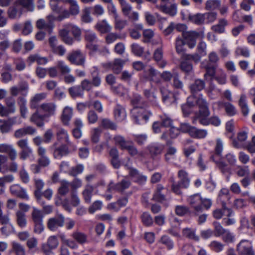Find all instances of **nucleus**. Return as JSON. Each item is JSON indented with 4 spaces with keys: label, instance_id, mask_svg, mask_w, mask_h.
Listing matches in <instances>:
<instances>
[{
    "label": "nucleus",
    "instance_id": "50",
    "mask_svg": "<svg viewBox=\"0 0 255 255\" xmlns=\"http://www.w3.org/2000/svg\"><path fill=\"white\" fill-rule=\"evenodd\" d=\"M72 236L74 240L80 244H83L87 242V236L83 233L75 232L72 234Z\"/></svg>",
    "mask_w": 255,
    "mask_h": 255
},
{
    "label": "nucleus",
    "instance_id": "49",
    "mask_svg": "<svg viewBox=\"0 0 255 255\" xmlns=\"http://www.w3.org/2000/svg\"><path fill=\"white\" fill-rule=\"evenodd\" d=\"M70 96L73 98L82 97L83 95V92L80 86H73L68 89Z\"/></svg>",
    "mask_w": 255,
    "mask_h": 255
},
{
    "label": "nucleus",
    "instance_id": "64",
    "mask_svg": "<svg viewBox=\"0 0 255 255\" xmlns=\"http://www.w3.org/2000/svg\"><path fill=\"white\" fill-rule=\"evenodd\" d=\"M132 52L135 55L140 56L144 52V48L137 43H133L131 45Z\"/></svg>",
    "mask_w": 255,
    "mask_h": 255
},
{
    "label": "nucleus",
    "instance_id": "1",
    "mask_svg": "<svg viewBox=\"0 0 255 255\" xmlns=\"http://www.w3.org/2000/svg\"><path fill=\"white\" fill-rule=\"evenodd\" d=\"M130 103L133 106L131 110V114L134 123L140 124L141 120L146 122L152 115V113L146 109L147 103L141 96L137 94L133 96Z\"/></svg>",
    "mask_w": 255,
    "mask_h": 255
},
{
    "label": "nucleus",
    "instance_id": "25",
    "mask_svg": "<svg viewBox=\"0 0 255 255\" xmlns=\"http://www.w3.org/2000/svg\"><path fill=\"white\" fill-rule=\"evenodd\" d=\"M45 116L40 115L38 111L34 113L30 118V121L35 124L38 127H42L44 125V120Z\"/></svg>",
    "mask_w": 255,
    "mask_h": 255
},
{
    "label": "nucleus",
    "instance_id": "8",
    "mask_svg": "<svg viewBox=\"0 0 255 255\" xmlns=\"http://www.w3.org/2000/svg\"><path fill=\"white\" fill-rule=\"evenodd\" d=\"M199 36L200 33L196 31H188L182 33L185 42L190 48H193L195 46L196 40Z\"/></svg>",
    "mask_w": 255,
    "mask_h": 255
},
{
    "label": "nucleus",
    "instance_id": "3",
    "mask_svg": "<svg viewBox=\"0 0 255 255\" xmlns=\"http://www.w3.org/2000/svg\"><path fill=\"white\" fill-rule=\"evenodd\" d=\"M236 250L239 255H255L252 243L248 240H242Z\"/></svg>",
    "mask_w": 255,
    "mask_h": 255
},
{
    "label": "nucleus",
    "instance_id": "13",
    "mask_svg": "<svg viewBox=\"0 0 255 255\" xmlns=\"http://www.w3.org/2000/svg\"><path fill=\"white\" fill-rule=\"evenodd\" d=\"M52 2L53 1H52L51 3V8L53 12L57 13V20L60 21L70 16L71 15L68 10L58 7L56 3H53Z\"/></svg>",
    "mask_w": 255,
    "mask_h": 255
},
{
    "label": "nucleus",
    "instance_id": "4",
    "mask_svg": "<svg viewBox=\"0 0 255 255\" xmlns=\"http://www.w3.org/2000/svg\"><path fill=\"white\" fill-rule=\"evenodd\" d=\"M130 184V182L127 179H123L117 184H115L113 181H111L107 186V192L122 193L126 189L128 188Z\"/></svg>",
    "mask_w": 255,
    "mask_h": 255
},
{
    "label": "nucleus",
    "instance_id": "52",
    "mask_svg": "<svg viewBox=\"0 0 255 255\" xmlns=\"http://www.w3.org/2000/svg\"><path fill=\"white\" fill-rule=\"evenodd\" d=\"M163 149L162 145H152L148 147V150L152 157L157 156L161 153Z\"/></svg>",
    "mask_w": 255,
    "mask_h": 255
},
{
    "label": "nucleus",
    "instance_id": "29",
    "mask_svg": "<svg viewBox=\"0 0 255 255\" xmlns=\"http://www.w3.org/2000/svg\"><path fill=\"white\" fill-rule=\"evenodd\" d=\"M183 236L189 239L195 241H199V237L196 234V230L194 229L186 228L182 230Z\"/></svg>",
    "mask_w": 255,
    "mask_h": 255
},
{
    "label": "nucleus",
    "instance_id": "57",
    "mask_svg": "<svg viewBox=\"0 0 255 255\" xmlns=\"http://www.w3.org/2000/svg\"><path fill=\"white\" fill-rule=\"evenodd\" d=\"M226 74L222 69L218 71L217 75H215L213 79H215L219 84L223 85L226 83Z\"/></svg>",
    "mask_w": 255,
    "mask_h": 255
},
{
    "label": "nucleus",
    "instance_id": "61",
    "mask_svg": "<svg viewBox=\"0 0 255 255\" xmlns=\"http://www.w3.org/2000/svg\"><path fill=\"white\" fill-rule=\"evenodd\" d=\"M84 37L87 43L95 42L97 40L96 33L91 30L85 31Z\"/></svg>",
    "mask_w": 255,
    "mask_h": 255
},
{
    "label": "nucleus",
    "instance_id": "27",
    "mask_svg": "<svg viewBox=\"0 0 255 255\" xmlns=\"http://www.w3.org/2000/svg\"><path fill=\"white\" fill-rule=\"evenodd\" d=\"M15 219L17 225L21 228H25L27 225L25 214L19 210L15 213Z\"/></svg>",
    "mask_w": 255,
    "mask_h": 255
},
{
    "label": "nucleus",
    "instance_id": "44",
    "mask_svg": "<svg viewBox=\"0 0 255 255\" xmlns=\"http://www.w3.org/2000/svg\"><path fill=\"white\" fill-rule=\"evenodd\" d=\"M70 182L65 180H62L58 190V193L62 196L66 195L70 191Z\"/></svg>",
    "mask_w": 255,
    "mask_h": 255
},
{
    "label": "nucleus",
    "instance_id": "9",
    "mask_svg": "<svg viewBox=\"0 0 255 255\" xmlns=\"http://www.w3.org/2000/svg\"><path fill=\"white\" fill-rule=\"evenodd\" d=\"M29 89V85L25 81H20L17 86H12L10 88V93L13 96H16L19 94L26 96Z\"/></svg>",
    "mask_w": 255,
    "mask_h": 255
},
{
    "label": "nucleus",
    "instance_id": "16",
    "mask_svg": "<svg viewBox=\"0 0 255 255\" xmlns=\"http://www.w3.org/2000/svg\"><path fill=\"white\" fill-rule=\"evenodd\" d=\"M73 115V108L69 106L65 107L62 111L61 120L64 125L68 126Z\"/></svg>",
    "mask_w": 255,
    "mask_h": 255
},
{
    "label": "nucleus",
    "instance_id": "48",
    "mask_svg": "<svg viewBox=\"0 0 255 255\" xmlns=\"http://www.w3.org/2000/svg\"><path fill=\"white\" fill-rule=\"evenodd\" d=\"M116 144L119 145L122 149H127L128 146L131 143L129 141L126 140L124 137L121 135H117L114 137Z\"/></svg>",
    "mask_w": 255,
    "mask_h": 255
},
{
    "label": "nucleus",
    "instance_id": "51",
    "mask_svg": "<svg viewBox=\"0 0 255 255\" xmlns=\"http://www.w3.org/2000/svg\"><path fill=\"white\" fill-rule=\"evenodd\" d=\"M125 61L121 59H116L113 62L112 70L116 74H119L122 70Z\"/></svg>",
    "mask_w": 255,
    "mask_h": 255
},
{
    "label": "nucleus",
    "instance_id": "54",
    "mask_svg": "<svg viewBox=\"0 0 255 255\" xmlns=\"http://www.w3.org/2000/svg\"><path fill=\"white\" fill-rule=\"evenodd\" d=\"M159 242L165 245L168 250L172 249L174 247V243L172 240L166 235L162 236Z\"/></svg>",
    "mask_w": 255,
    "mask_h": 255
},
{
    "label": "nucleus",
    "instance_id": "47",
    "mask_svg": "<svg viewBox=\"0 0 255 255\" xmlns=\"http://www.w3.org/2000/svg\"><path fill=\"white\" fill-rule=\"evenodd\" d=\"M128 25V21L122 19L120 16L114 19V27L116 30L121 31Z\"/></svg>",
    "mask_w": 255,
    "mask_h": 255
},
{
    "label": "nucleus",
    "instance_id": "5",
    "mask_svg": "<svg viewBox=\"0 0 255 255\" xmlns=\"http://www.w3.org/2000/svg\"><path fill=\"white\" fill-rule=\"evenodd\" d=\"M67 59L73 64L84 66L85 55L79 50L72 51L67 57Z\"/></svg>",
    "mask_w": 255,
    "mask_h": 255
},
{
    "label": "nucleus",
    "instance_id": "53",
    "mask_svg": "<svg viewBox=\"0 0 255 255\" xmlns=\"http://www.w3.org/2000/svg\"><path fill=\"white\" fill-rule=\"evenodd\" d=\"M33 30V26L30 20L25 21L21 28V33L24 35H28L31 33Z\"/></svg>",
    "mask_w": 255,
    "mask_h": 255
},
{
    "label": "nucleus",
    "instance_id": "33",
    "mask_svg": "<svg viewBox=\"0 0 255 255\" xmlns=\"http://www.w3.org/2000/svg\"><path fill=\"white\" fill-rule=\"evenodd\" d=\"M228 24V21L222 18L219 20L218 24L212 26V29L217 33H222L225 32V27Z\"/></svg>",
    "mask_w": 255,
    "mask_h": 255
},
{
    "label": "nucleus",
    "instance_id": "46",
    "mask_svg": "<svg viewBox=\"0 0 255 255\" xmlns=\"http://www.w3.org/2000/svg\"><path fill=\"white\" fill-rule=\"evenodd\" d=\"M42 212L35 208H33L31 212V219L33 223L43 222Z\"/></svg>",
    "mask_w": 255,
    "mask_h": 255
},
{
    "label": "nucleus",
    "instance_id": "31",
    "mask_svg": "<svg viewBox=\"0 0 255 255\" xmlns=\"http://www.w3.org/2000/svg\"><path fill=\"white\" fill-rule=\"evenodd\" d=\"M207 133L205 129H198L193 127L190 130L189 135L194 138H203L207 136Z\"/></svg>",
    "mask_w": 255,
    "mask_h": 255
},
{
    "label": "nucleus",
    "instance_id": "14",
    "mask_svg": "<svg viewBox=\"0 0 255 255\" xmlns=\"http://www.w3.org/2000/svg\"><path fill=\"white\" fill-rule=\"evenodd\" d=\"M22 12V8L15 2L13 6L8 8L7 13L10 19H18L21 17Z\"/></svg>",
    "mask_w": 255,
    "mask_h": 255
},
{
    "label": "nucleus",
    "instance_id": "23",
    "mask_svg": "<svg viewBox=\"0 0 255 255\" xmlns=\"http://www.w3.org/2000/svg\"><path fill=\"white\" fill-rule=\"evenodd\" d=\"M201 66L202 68L206 70V73L204 74V78L207 79L208 76L211 77L212 80L215 76L216 68L214 66H211L210 64L203 62L201 63Z\"/></svg>",
    "mask_w": 255,
    "mask_h": 255
},
{
    "label": "nucleus",
    "instance_id": "24",
    "mask_svg": "<svg viewBox=\"0 0 255 255\" xmlns=\"http://www.w3.org/2000/svg\"><path fill=\"white\" fill-rule=\"evenodd\" d=\"M95 28L101 33L109 32L112 30V26L108 23L106 19L98 22Z\"/></svg>",
    "mask_w": 255,
    "mask_h": 255
},
{
    "label": "nucleus",
    "instance_id": "30",
    "mask_svg": "<svg viewBox=\"0 0 255 255\" xmlns=\"http://www.w3.org/2000/svg\"><path fill=\"white\" fill-rule=\"evenodd\" d=\"M17 104L19 108L21 116L23 118H25L28 113L26 99L22 97H18L17 99Z\"/></svg>",
    "mask_w": 255,
    "mask_h": 255
},
{
    "label": "nucleus",
    "instance_id": "55",
    "mask_svg": "<svg viewBox=\"0 0 255 255\" xmlns=\"http://www.w3.org/2000/svg\"><path fill=\"white\" fill-rule=\"evenodd\" d=\"M56 66L62 75L69 74L71 71L70 68L62 61H58L56 64Z\"/></svg>",
    "mask_w": 255,
    "mask_h": 255
},
{
    "label": "nucleus",
    "instance_id": "21",
    "mask_svg": "<svg viewBox=\"0 0 255 255\" xmlns=\"http://www.w3.org/2000/svg\"><path fill=\"white\" fill-rule=\"evenodd\" d=\"M238 105L243 115L244 116H247L250 110L247 102V96L245 94L241 95L238 101Z\"/></svg>",
    "mask_w": 255,
    "mask_h": 255
},
{
    "label": "nucleus",
    "instance_id": "26",
    "mask_svg": "<svg viewBox=\"0 0 255 255\" xmlns=\"http://www.w3.org/2000/svg\"><path fill=\"white\" fill-rule=\"evenodd\" d=\"M36 26L37 28L42 29H44L49 34L51 33L53 28L54 26V24L51 22H46L43 19H38L36 23Z\"/></svg>",
    "mask_w": 255,
    "mask_h": 255
},
{
    "label": "nucleus",
    "instance_id": "58",
    "mask_svg": "<svg viewBox=\"0 0 255 255\" xmlns=\"http://www.w3.org/2000/svg\"><path fill=\"white\" fill-rule=\"evenodd\" d=\"M12 247L16 255H25L24 248L19 243L16 242H12Z\"/></svg>",
    "mask_w": 255,
    "mask_h": 255
},
{
    "label": "nucleus",
    "instance_id": "38",
    "mask_svg": "<svg viewBox=\"0 0 255 255\" xmlns=\"http://www.w3.org/2000/svg\"><path fill=\"white\" fill-rule=\"evenodd\" d=\"M205 86L204 81L200 79H197L190 86V90L192 93H196L203 90Z\"/></svg>",
    "mask_w": 255,
    "mask_h": 255
},
{
    "label": "nucleus",
    "instance_id": "39",
    "mask_svg": "<svg viewBox=\"0 0 255 255\" xmlns=\"http://www.w3.org/2000/svg\"><path fill=\"white\" fill-rule=\"evenodd\" d=\"M129 175L135 181L138 182L142 183L146 180V177L140 174L135 169L130 168Z\"/></svg>",
    "mask_w": 255,
    "mask_h": 255
},
{
    "label": "nucleus",
    "instance_id": "19",
    "mask_svg": "<svg viewBox=\"0 0 255 255\" xmlns=\"http://www.w3.org/2000/svg\"><path fill=\"white\" fill-rule=\"evenodd\" d=\"M223 209H216L213 212V216L217 219H221L224 215L230 217L233 211L231 209L226 208L225 202H222Z\"/></svg>",
    "mask_w": 255,
    "mask_h": 255
},
{
    "label": "nucleus",
    "instance_id": "11",
    "mask_svg": "<svg viewBox=\"0 0 255 255\" xmlns=\"http://www.w3.org/2000/svg\"><path fill=\"white\" fill-rule=\"evenodd\" d=\"M49 44L51 50L55 54L63 56L66 52V49L62 45H58V39L55 36L48 39Z\"/></svg>",
    "mask_w": 255,
    "mask_h": 255
},
{
    "label": "nucleus",
    "instance_id": "40",
    "mask_svg": "<svg viewBox=\"0 0 255 255\" xmlns=\"http://www.w3.org/2000/svg\"><path fill=\"white\" fill-rule=\"evenodd\" d=\"M94 70L91 72L92 77V85L95 87H98L101 83V78L99 76V72L97 67H94Z\"/></svg>",
    "mask_w": 255,
    "mask_h": 255
},
{
    "label": "nucleus",
    "instance_id": "35",
    "mask_svg": "<svg viewBox=\"0 0 255 255\" xmlns=\"http://www.w3.org/2000/svg\"><path fill=\"white\" fill-rule=\"evenodd\" d=\"M189 20L192 23L197 25H201L205 22L204 13H196L195 14H189Z\"/></svg>",
    "mask_w": 255,
    "mask_h": 255
},
{
    "label": "nucleus",
    "instance_id": "37",
    "mask_svg": "<svg viewBox=\"0 0 255 255\" xmlns=\"http://www.w3.org/2000/svg\"><path fill=\"white\" fill-rule=\"evenodd\" d=\"M116 119L118 121H122L126 117V113L125 109L120 105H117L114 111Z\"/></svg>",
    "mask_w": 255,
    "mask_h": 255
},
{
    "label": "nucleus",
    "instance_id": "18",
    "mask_svg": "<svg viewBox=\"0 0 255 255\" xmlns=\"http://www.w3.org/2000/svg\"><path fill=\"white\" fill-rule=\"evenodd\" d=\"M40 108L44 113L43 115L45 116V118H46L55 114L56 105L52 103H43L40 105Z\"/></svg>",
    "mask_w": 255,
    "mask_h": 255
},
{
    "label": "nucleus",
    "instance_id": "32",
    "mask_svg": "<svg viewBox=\"0 0 255 255\" xmlns=\"http://www.w3.org/2000/svg\"><path fill=\"white\" fill-rule=\"evenodd\" d=\"M247 139V132L241 131L238 133L237 140L234 139L233 141V144L236 148H240L242 146L243 142Z\"/></svg>",
    "mask_w": 255,
    "mask_h": 255
},
{
    "label": "nucleus",
    "instance_id": "7",
    "mask_svg": "<svg viewBox=\"0 0 255 255\" xmlns=\"http://www.w3.org/2000/svg\"><path fill=\"white\" fill-rule=\"evenodd\" d=\"M69 145L66 143H62L59 146H57V143H54L51 146L53 150V156L55 158H60L63 156L68 154L70 151Z\"/></svg>",
    "mask_w": 255,
    "mask_h": 255
},
{
    "label": "nucleus",
    "instance_id": "2",
    "mask_svg": "<svg viewBox=\"0 0 255 255\" xmlns=\"http://www.w3.org/2000/svg\"><path fill=\"white\" fill-rule=\"evenodd\" d=\"M71 31L74 36L77 38L81 34V30L77 26L69 23L64 24L63 27L59 30V35L61 40L65 44L71 45L74 42V38L69 35V32Z\"/></svg>",
    "mask_w": 255,
    "mask_h": 255
},
{
    "label": "nucleus",
    "instance_id": "6",
    "mask_svg": "<svg viewBox=\"0 0 255 255\" xmlns=\"http://www.w3.org/2000/svg\"><path fill=\"white\" fill-rule=\"evenodd\" d=\"M65 218L62 214L51 218L47 221V228L51 231H56L64 226Z\"/></svg>",
    "mask_w": 255,
    "mask_h": 255
},
{
    "label": "nucleus",
    "instance_id": "17",
    "mask_svg": "<svg viewBox=\"0 0 255 255\" xmlns=\"http://www.w3.org/2000/svg\"><path fill=\"white\" fill-rule=\"evenodd\" d=\"M10 191L12 194L23 199L27 200L28 196L26 190L18 185H13L10 188Z\"/></svg>",
    "mask_w": 255,
    "mask_h": 255
},
{
    "label": "nucleus",
    "instance_id": "42",
    "mask_svg": "<svg viewBox=\"0 0 255 255\" xmlns=\"http://www.w3.org/2000/svg\"><path fill=\"white\" fill-rule=\"evenodd\" d=\"M12 124L10 120H0V130L1 133H5L9 132L11 129Z\"/></svg>",
    "mask_w": 255,
    "mask_h": 255
},
{
    "label": "nucleus",
    "instance_id": "43",
    "mask_svg": "<svg viewBox=\"0 0 255 255\" xmlns=\"http://www.w3.org/2000/svg\"><path fill=\"white\" fill-rule=\"evenodd\" d=\"M16 2L22 8H25L28 11H32L34 10L33 0H18Z\"/></svg>",
    "mask_w": 255,
    "mask_h": 255
},
{
    "label": "nucleus",
    "instance_id": "56",
    "mask_svg": "<svg viewBox=\"0 0 255 255\" xmlns=\"http://www.w3.org/2000/svg\"><path fill=\"white\" fill-rule=\"evenodd\" d=\"M167 145H169L167 149L166 153L165 154V159L166 161H169L170 158L174 156L176 153V148L174 147L170 146L171 142L169 140H167L166 142Z\"/></svg>",
    "mask_w": 255,
    "mask_h": 255
},
{
    "label": "nucleus",
    "instance_id": "59",
    "mask_svg": "<svg viewBox=\"0 0 255 255\" xmlns=\"http://www.w3.org/2000/svg\"><path fill=\"white\" fill-rule=\"evenodd\" d=\"M84 170V166L82 164H78L75 166L72 167L68 172V174L70 176L76 177L78 174L83 172Z\"/></svg>",
    "mask_w": 255,
    "mask_h": 255
},
{
    "label": "nucleus",
    "instance_id": "20",
    "mask_svg": "<svg viewBox=\"0 0 255 255\" xmlns=\"http://www.w3.org/2000/svg\"><path fill=\"white\" fill-rule=\"evenodd\" d=\"M126 149L128 150L129 154L131 156L135 157L140 160H142L146 156L145 151L142 150L138 151L135 146L132 145L131 143Z\"/></svg>",
    "mask_w": 255,
    "mask_h": 255
},
{
    "label": "nucleus",
    "instance_id": "34",
    "mask_svg": "<svg viewBox=\"0 0 255 255\" xmlns=\"http://www.w3.org/2000/svg\"><path fill=\"white\" fill-rule=\"evenodd\" d=\"M70 4L69 12L71 15L76 16L80 13V7L76 0H68Z\"/></svg>",
    "mask_w": 255,
    "mask_h": 255
},
{
    "label": "nucleus",
    "instance_id": "22",
    "mask_svg": "<svg viewBox=\"0 0 255 255\" xmlns=\"http://www.w3.org/2000/svg\"><path fill=\"white\" fill-rule=\"evenodd\" d=\"M178 177L179 178V184L182 188H187L190 183V180L188 177V173L184 170L178 171Z\"/></svg>",
    "mask_w": 255,
    "mask_h": 255
},
{
    "label": "nucleus",
    "instance_id": "15",
    "mask_svg": "<svg viewBox=\"0 0 255 255\" xmlns=\"http://www.w3.org/2000/svg\"><path fill=\"white\" fill-rule=\"evenodd\" d=\"M0 152L8 154L11 160H14L16 158L17 155L16 151L13 146L8 144H0Z\"/></svg>",
    "mask_w": 255,
    "mask_h": 255
},
{
    "label": "nucleus",
    "instance_id": "62",
    "mask_svg": "<svg viewBox=\"0 0 255 255\" xmlns=\"http://www.w3.org/2000/svg\"><path fill=\"white\" fill-rule=\"evenodd\" d=\"M219 0H209L206 3V9L208 10H214L218 8L220 5Z\"/></svg>",
    "mask_w": 255,
    "mask_h": 255
},
{
    "label": "nucleus",
    "instance_id": "45",
    "mask_svg": "<svg viewBox=\"0 0 255 255\" xmlns=\"http://www.w3.org/2000/svg\"><path fill=\"white\" fill-rule=\"evenodd\" d=\"M164 187L161 184L157 185L156 190L153 196V200L155 201L162 202L165 200V196L161 193V191Z\"/></svg>",
    "mask_w": 255,
    "mask_h": 255
},
{
    "label": "nucleus",
    "instance_id": "36",
    "mask_svg": "<svg viewBox=\"0 0 255 255\" xmlns=\"http://www.w3.org/2000/svg\"><path fill=\"white\" fill-rule=\"evenodd\" d=\"M94 187L93 186L88 184L86 186L85 189L82 192V195L85 202L90 203L91 201V198Z\"/></svg>",
    "mask_w": 255,
    "mask_h": 255
},
{
    "label": "nucleus",
    "instance_id": "41",
    "mask_svg": "<svg viewBox=\"0 0 255 255\" xmlns=\"http://www.w3.org/2000/svg\"><path fill=\"white\" fill-rule=\"evenodd\" d=\"M219 105L223 104L225 108L226 114L229 116H234L237 114V110L235 107L231 103L229 102L222 103L218 102Z\"/></svg>",
    "mask_w": 255,
    "mask_h": 255
},
{
    "label": "nucleus",
    "instance_id": "60",
    "mask_svg": "<svg viewBox=\"0 0 255 255\" xmlns=\"http://www.w3.org/2000/svg\"><path fill=\"white\" fill-rule=\"evenodd\" d=\"M214 227V235L216 237H220L223 235L226 230L222 226V225L217 222L213 223Z\"/></svg>",
    "mask_w": 255,
    "mask_h": 255
},
{
    "label": "nucleus",
    "instance_id": "12",
    "mask_svg": "<svg viewBox=\"0 0 255 255\" xmlns=\"http://www.w3.org/2000/svg\"><path fill=\"white\" fill-rule=\"evenodd\" d=\"M56 137L57 141L59 142H64L66 144L75 150L76 146L70 140L68 133L66 130L63 128H59L56 132Z\"/></svg>",
    "mask_w": 255,
    "mask_h": 255
},
{
    "label": "nucleus",
    "instance_id": "28",
    "mask_svg": "<svg viewBox=\"0 0 255 255\" xmlns=\"http://www.w3.org/2000/svg\"><path fill=\"white\" fill-rule=\"evenodd\" d=\"M46 94L41 93L35 94L30 100V107L31 109H34L37 107L38 103L46 98Z\"/></svg>",
    "mask_w": 255,
    "mask_h": 255
},
{
    "label": "nucleus",
    "instance_id": "10",
    "mask_svg": "<svg viewBox=\"0 0 255 255\" xmlns=\"http://www.w3.org/2000/svg\"><path fill=\"white\" fill-rule=\"evenodd\" d=\"M188 202L196 213L202 212V198L198 194L190 196Z\"/></svg>",
    "mask_w": 255,
    "mask_h": 255
},
{
    "label": "nucleus",
    "instance_id": "63",
    "mask_svg": "<svg viewBox=\"0 0 255 255\" xmlns=\"http://www.w3.org/2000/svg\"><path fill=\"white\" fill-rule=\"evenodd\" d=\"M209 247L213 251L219 253L223 250L224 245L219 242L214 241L211 242Z\"/></svg>",
    "mask_w": 255,
    "mask_h": 255
}]
</instances>
